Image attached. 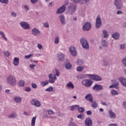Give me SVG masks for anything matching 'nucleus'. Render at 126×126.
<instances>
[{
  "label": "nucleus",
  "instance_id": "obj_1",
  "mask_svg": "<svg viewBox=\"0 0 126 126\" xmlns=\"http://www.w3.org/2000/svg\"><path fill=\"white\" fill-rule=\"evenodd\" d=\"M77 10V6L73 3H70L68 6V10L67 11V14L72 15L75 13V11Z\"/></svg>",
  "mask_w": 126,
  "mask_h": 126
},
{
  "label": "nucleus",
  "instance_id": "obj_2",
  "mask_svg": "<svg viewBox=\"0 0 126 126\" xmlns=\"http://www.w3.org/2000/svg\"><path fill=\"white\" fill-rule=\"evenodd\" d=\"M7 84L11 86H15L16 85V78L13 75H9L6 78Z\"/></svg>",
  "mask_w": 126,
  "mask_h": 126
},
{
  "label": "nucleus",
  "instance_id": "obj_3",
  "mask_svg": "<svg viewBox=\"0 0 126 126\" xmlns=\"http://www.w3.org/2000/svg\"><path fill=\"white\" fill-rule=\"evenodd\" d=\"M80 43L84 49L85 50L89 49V43L87 40L85 39V38L82 37L80 39Z\"/></svg>",
  "mask_w": 126,
  "mask_h": 126
},
{
  "label": "nucleus",
  "instance_id": "obj_4",
  "mask_svg": "<svg viewBox=\"0 0 126 126\" xmlns=\"http://www.w3.org/2000/svg\"><path fill=\"white\" fill-rule=\"evenodd\" d=\"M114 4L117 9H122L123 7V1L122 0H114Z\"/></svg>",
  "mask_w": 126,
  "mask_h": 126
},
{
  "label": "nucleus",
  "instance_id": "obj_5",
  "mask_svg": "<svg viewBox=\"0 0 126 126\" xmlns=\"http://www.w3.org/2000/svg\"><path fill=\"white\" fill-rule=\"evenodd\" d=\"M90 79L94 80V81H101L102 80V77L96 74H91L90 75Z\"/></svg>",
  "mask_w": 126,
  "mask_h": 126
},
{
  "label": "nucleus",
  "instance_id": "obj_6",
  "mask_svg": "<svg viewBox=\"0 0 126 126\" xmlns=\"http://www.w3.org/2000/svg\"><path fill=\"white\" fill-rule=\"evenodd\" d=\"M82 84L86 86V87H91L93 84V81L90 79H85L82 82Z\"/></svg>",
  "mask_w": 126,
  "mask_h": 126
},
{
  "label": "nucleus",
  "instance_id": "obj_7",
  "mask_svg": "<svg viewBox=\"0 0 126 126\" xmlns=\"http://www.w3.org/2000/svg\"><path fill=\"white\" fill-rule=\"evenodd\" d=\"M102 26V21L101 20V17L100 15H98L96 19L95 27L97 29L100 28Z\"/></svg>",
  "mask_w": 126,
  "mask_h": 126
},
{
  "label": "nucleus",
  "instance_id": "obj_8",
  "mask_svg": "<svg viewBox=\"0 0 126 126\" xmlns=\"http://www.w3.org/2000/svg\"><path fill=\"white\" fill-rule=\"evenodd\" d=\"M49 77L50 79L49 80V83H51L52 84H54L55 83V81L57 80V77L55 74L51 73L49 75Z\"/></svg>",
  "mask_w": 126,
  "mask_h": 126
},
{
  "label": "nucleus",
  "instance_id": "obj_9",
  "mask_svg": "<svg viewBox=\"0 0 126 126\" xmlns=\"http://www.w3.org/2000/svg\"><path fill=\"white\" fill-rule=\"evenodd\" d=\"M32 105L33 106H35V107H41L42 104L41 103V101L36 99H32L31 102Z\"/></svg>",
  "mask_w": 126,
  "mask_h": 126
},
{
  "label": "nucleus",
  "instance_id": "obj_10",
  "mask_svg": "<svg viewBox=\"0 0 126 126\" xmlns=\"http://www.w3.org/2000/svg\"><path fill=\"white\" fill-rule=\"evenodd\" d=\"M20 25L23 29H25V30H28L30 28L29 24L26 22H21L20 23Z\"/></svg>",
  "mask_w": 126,
  "mask_h": 126
},
{
  "label": "nucleus",
  "instance_id": "obj_11",
  "mask_svg": "<svg viewBox=\"0 0 126 126\" xmlns=\"http://www.w3.org/2000/svg\"><path fill=\"white\" fill-rule=\"evenodd\" d=\"M91 26L92 25L90 22H86L83 26V30L84 31H89V30H90V29H91Z\"/></svg>",
  "mask_w": 126,
  "mask_h": 126
},
{
  "label": "nucleus",
  "instance_id": "obj_12",
  "mask_svg": "<svg viewBox=\"0 0 126 126\" xmlns=\"http://www.w3.org/2000/svg\"><path fill=\"white\" fill-rule=\"evenodd\" d=\"M85 126H93V121L90 118H87L85 120Z\"/></svg>",
  "mask_w": 126,
  "mask_h": 126
},
{
  "label": "nucleus",
  "instance_id": "obj_13",
  "mask_svg": "<svg viewBox=\"0 0 126 126\" xmlns=\"http://www.w3.org/2000/svg\"><path fill=\"white\" fill-rule=\"evenodd\" d=\"M70 53L73 57H76L77 56V52H76V49L74 46H71L69 48Z\"/></svg>",
  "mask_w": 126,
  "mask_h": 126
},
{
  "label": "nucleus",
  "instance_id": "obj_14",
  "mask_svg": "<svg viewBox=\"0 0 126 126\" xmlns=\"http://www.w3.org/2000/svg\"><path fill=\"white\" fill-rule=\"evenodd\" d=\"M65 9H66L65 5H63L61 7L59 8L57 10L56 13L57 14H61L62 13H63V12L65 11Z\"/></svg>",
  "mask_w": 126,
  "mask_h": 126
},
{
  "label": "nucleus",
  "instance_id": "obj_15",
  "mask_svg": "<svg viewBox=\"0 0 126 126\" xmlns=\"http://www.w3.org/2000/svg\"><path fill=\"white\" fill-rule=\"evenodd\" d=\"M57 58L59 62H63L64 61V58H65V55L62 53H59L57 55Z\"/></svg>",
  "mask_w": 126,
  "mask_h": 126
},
{
  "label": "nucleus",
  "instance_id": "obj_16",
  "mask_svg": "<svg viewBox=\"0 0 126 126\" xmlns=\"http://www.w3.org/2000/svg\"><path fill=\"white\" fill-rule=\"evenodd\" d=\"M32 33L33 36H38V35H40V34H41V32L40 30H39V29L37 28H34L32 29Z\"/></svg>",
  "mask_w": 126,
  "mask_h": 126
},
{
  "label": "nucleus",
  "instance_id": "obj_17",
  "mask_svg": "<svg viewBox=\"0 0 126 126\" xmlns=\"http://www.w3.org/2000/svg\"><path fill=\"white\" fill-rule=\"evenodd\" d=\"M108 113L110 119H113V120H115V119L117 118V114H116V113L113 112V110H109L108 111Z\"/></svg>",
  "mask_w": 126,
  "mask_h": 126
},
{
  "label": "nucleus",
  "instance_id": "obj_18",
  "mask_svg": "<svg viewBox=\"0 0 126 126\" xmlns=\"http://www.w3.org/2000/svg\"><path fill=\"white\" fill-rule=\"evenodd\" d=\"M93 89L95 91H100L103 90V86L100 85L95 84L93 88Z\"/></svg>",
  "mask_w": 126,
  "mask_h": 126
},
{
  "label": "nucleus",
  "instance_id": "obj_19",
  "mask_svg": "<svg viewBox=\"0 0 126 126\" xmlns=\"http://www.w3.org/2000/svg\"><path fill=\"white\" fill-rule=\"evenodd\" d=\"M112 37L113 39H115V40H120V38H121V34L118 32H116L113 33Z\"/></svg>",
  "mask_w": 126,
  "mask_h": 126
},
{
  "label": "nucleus",
  "instance_id": "obj_20",
  "mask_svg": "<svg viewBox=\"0 0 126 126\" xmlns=\"http://www.w3.org/2000/svg\"><path fill=\"white\" fill-rule=\"evenodd\" d=\"M120 82L121 83V84L126 87V78L124 77H121L119 78Z\"/></svg>",
  "mask_w": 126,
  "mask_h": 126
},
{
  "label": "nucleus",
  "instance_id": "obj_21",
  "mask_svg": "<svg viewBox=\"0 0 126 126\" xmlns=\"http://www.w3.org/2000/svg\"><path fill=\"white\" fill-rule=\"evenodd\" d=\"M59 19L61 20V22L62 25H64L65 24V18H64V15L62 14L59 16Z\"/></svg>",
  "mask_w": 126,
  "mask_h": 126
},
{
  "label": "nucleus",
  "instance_id": "obj_22",
  "mask_svg": "<svg viewBox=\"0 0 126 126\" xmlns=\"http://www.w3.org/2000/svg\"><path fill=\"white\" fill-rule=\"evenodd\" d=\"M75 63L77 65H83V64H84V61L82 59H78L76 61Z\"/></svg>",
  "mask_w": 126,
  "mask_h": 126
},
{
  "label": "nucleus",
  "instance_id": "obj_23",
  "mask_svg": "<svg viewBox=\"0 0 126 126\" xmlns=\"http://www.w3.org/2000/svg\"><path fill=\"white\" fill-rule=\"evenodd\" d=\"M86 100L89 101L91 103L93 102V99L92 98V94H88L85 96Z\"/></svg>",
  "mask_w": 126,
  "mask_h": 126
},
{
  "label": "nucleus",
  "instance_id": "obj_24",
  "mask_svg": "<svg viewBox=\"0 0 126 126\" xmlns=\"http://www.w3.org/2000/svg\"><path fill=\"white\" fill-rule=\"evenodd\" d=\"M13 64L15 66L19 65V58L15 57L13 60Z\"/></svg>",
  "mask_w": 126,
  "mask_h": 126
},
{
  "label": "nucleus",
  "instance_id": "obj_25",
  "mask_svg": "<svg viewBox=\"0 0 126 126\" xmlns=\"http://www.w3.org/2000/svg\"><path fill=\"white\" fill-rule=\"evenodd\" d=\"M102 35L105 39L109 38V32L106 30H102Z\"/></svg>",
  "mask_w": 126,
  "mask_h": 126
},
{
  "label": "nucleus",
  "instance_id": "obj_26",
  "mask_svg": "<svg viewBox=\"0 0 126 126\" xmlns=\"http://www.w3.org/2000/svg\"><path fill=\"white\" fill-rule=\"evenodd\" d=\"M9 119H16L17 118V114L16 112H13L8 116Z\"/></svg>",
  "mask_w": 126,
  "mask_h": 126
},
{
  "label": "nucleus",
  "instance_id": "obj_27",
  "mask_svg": "<svg viewBox=\"0 0 126 126\" xmlns=\"http://www.w3.org/2000/svg\"><path fill=\"white\" fill-rule=\"evenodd\" d=\"M14 101L15 102V103H21L22 101V98L19 97V96H16L14 98Z\"/></svg>",
  "mask_w": 126,
  "mask_h": 126
},
{
  "label": "nucleus",
  "instance_id": "obj_28",
  "mask_svg": "<svg viewBox=\"0 0 126 126\" xmlns=\"http://www.w3.org/2000/svg\"><path fill=\"white\" fill-rule=\"evenodd\" d=\"M66 87H67V88H68V89H69V88H70L71 89H74V85L71 82H69V83L66 84Z\"/></svg>",
  "mask_w": 126,
  "mask_h": 126
},
{
  "label": "nucleus",
  "instance_id": "obj_29",
  "mask_svg": "<svg viewBox=\"0 0 126 126\" xmlns=\"http://www.w3.org/2000/svg\"><path fill=\"white\" fill-rule=\"evenodd\" d=\"M101 45L102 47H108L109 46V41L106 40H102L101 41Z\"/></svg>",
  "mask_w": 126,
  "mask_h": 126
},
{
  "label": "nucleus",
  "instance_id": "obj_30",
  "mask_svg": "<svg viewBox=\"0 0 126 126\" xmlns=\"http://www.w3.org/2000/svg\"><path fill=\"white\" fill-rule=\"evenodd\" d=\"M78 108H79L78 105H72L69 107L70 111H75V110H77Z\"/></svg>",
  "mask_w": 126,
  "mask_h": 126
},
{
  "label": "nucleus",
  "instance_id": "obj_31",
  "mask_svg": "<svg viewBox=\"0 0 126 126\" xmlns=\"http://www.w3.org/2000/svg\"><path fill=\"white\" fill-rule=\"evenodd\" d=\"M77 71H78L79 72L82 71L83 69H84V66L83 65H80L76 67V68Z\"/></svg>",
  "mask_w": 126,
  "mask_h": 126
},
{
  "label": "nucleus",
  "instance_id": "obj_32",
  "mask_svg": "<svg viewBox=\"0 0 126 126\" xmlns=\"http://www.w3.org/2000/svg\"><path fill=\"white\" fill-rule=\"evenodd\" d=\"M110 94H111L112 96H116L117 95H119V92H118L117 91L115 90H112L110 91Z\"/></svg>",
  "mask_w": 126,
  "mask_h": 126
},
{
  "label": "nucleus",
  "instance_id": "obj_33",
  "mask_svg": "<svg viewBox=\"0 0 126 126\" xmlns=\"http://www.w3.org/2000/svg\"><path fill=\"white\" fill-rule=\"evenodd\" d=\"M0 36H1L5 41H7V38L5 37V34H4V32L3 31L0 32Z\"/></svg>",
  "mask_w": 126,
  "mask_h": 126
},
{
  "label": "nucleus",
  "instance_id": "obj_34",
  "mask_svg": "<svg viewBox=\"0 0 126 126\" xmlns=\"http://www.w3.org/2000/svg\"><path fill=\"white\" fill-rule=\"evenodd\" d=\"M50 82L49 81V80H46L44 81H42L40 83V84L41 85V86H42L43 87H45V86H46V85H48V84H49V83Z\"/></svg>",
  "mask_w": 126,
  "mask_h": 126
},
{
  "label": "nucleus",
  "instance_id": "obj_35",
  "mask_svg": "<svg viewBox=\"0 0 126 126\" xmlns=\"http://www.w3.org/2000/svg\"><path fill=\"white\" fill-rule=\"evenodd\" d=\"M36 119H37V116H34L32 118L31 126H35V123H36Z\"/></svg>",
  "mask_w": 126,
  "mask_h": 126
},
{
  "label": "nucleus",
  "instance_id": "obj_36",
  "mask_svg": "<svg viewBox=\"0 0 126 126\" xmlns=\"http://www.w3.org/2000/svg\"><path fill=\"white\" fill-rule=\"evenodd\" d=\"M91 74H82V79L84 78H90V79Z\"/></svg>",
  "mask_w": 126,
  "mask_h": 126
},
{
  "label": "nucleus",
  "instance_id": "obj_37",
  "mask_svg": "<svg viewBox=\"0 0 126 126\" xmlns=\"http://www.w3.org/2000/svg\"><path fill=\"white\" fill-rule=\"evenodd\" d=\"M24 85H25V81L23 80H20L19 81V86H20V87H23Z\"/></svg>",
  "mask_w": 126,
  "mask_h": 126
},
{
  "label": "nucleus",
  "instance_id": "obj_38",
  "mask_svg": "<svg viewBox=\"0 0 126 126\" xmlns=\"http://www.w3.org/2000/svg\"><path fill=\"white\" fill-rule=\"evenodd\" d=\"M53 72L55 75V76H60V70L56 69L53 71Z\"/></svg>",
  "mask_w": 126,
  "mask_h": 126
},
{
  "label": "nucleus",
  "instance_id": "obj_39",
  "mask_svg": "<svg viewBox=\"0 0 126 126\" xmlns=\"http://www.w3.org/2000/svg\"><path fill=\"white\" fill-rule=\"evenodd\" d=\"M54 43L56 45H58V44H59V43H60V37H59V36L55 37Z\"/></svg>",
  "mask_w": 126,
  "mask_h": 126
},
{
  "label": "nucleus",
  "instance_id": "obj_40",
  "mask_svg": "<svg viewBox=\"0 0 126 126\" xmlns=\"http://www.w3.org/2000/svg\"><path fill=\"white\" fill-rule=\"evenodd\" d=\"M91 106L92 107V108H94V109H96V108L98 107V104L97 103V102L94 101L91 104Z\"/></svg>",
  "mask_w": 126,
  "mask_h": 126
},
{
  "label": "nucleus",
  "instance_id": "obj_41",
  "mask_svg": "<svg viewBox=\"0 0 126 126\" xmlns=\"http://www.w3.org/2000/svg\"><path fill=\"white\" fill-rule=\"evenodd\" d=\"M71 64L70 63H68L65 64V68L66 69H71Z\"/></svg>",
  "mask_w": 126,
  "mask_h": 126
},
{
  "label": "nucleus",
  "instance_id": "obj_42",
  "mask_svg": "<svg viewBox=\"0 0 126 126\" xmlns=\"http://www.w3.org/2000/svg\"><path fill=\"white\" fill-rule=\"evenodd\" d=\"M53 90L54 88H53V87L52 86H50L48 88L45 89V91H46V92H52V91H53Z\"/></svg>",
  "mask_w": 126,
  "mask_h": 126
},
{
  "label": "nucleus",
  "instance_id": "obj_43",
  "mask_svg": "<svg viewBox=\"0 0 126 126\" xmlns=\"http://www.w3.org/2000/svg\"><path fill=\"white\" fill-rule=\"evenodd\" d=\"M89 0H80L79 2L81 4H85L87 2H88Z\"/></svg>",
  "mask_w": 126,
  "mask_h": 126
},
{
  "label": "nucleus",
  "instance_id": "obj_44",
  "mask_svg": "<svg viewBox=\"0 0 126 126\" xmlns=\"http://www.w3.org/2000/svg\"><path fill=\"white\" fill-rule=\"evenodd\" d=\"M111 82H112V83H114L113 84H114L116 87L117 86H119V85L120 84L119 82L116 81V80H112Z\"/></svg>",
  "mask_w": 126,
  "mask_h": 126
},
{
  "label": "nucleus",
  "instance_id": "obj_45",
  "mask_svg": "<svg viewBox=\"0 0 126 126\" xmlns=\"http://www.w3.org/2000/svg\"><path fill=\"white\" fill-rule=\"evenodd\" d=\"M24 7L25 9V10L27 12V11H29V10H30V8L29 7V5L26 4L24 5Z\"/></svg>",
  "mask_w": 126,
  "mask_h": 126
},
{
  "label": "nucleus",
  "instance_id": "obj_46",
  "mask_svg": "<svg viewBox=\"0 0 126 126\" xmlns=\"http://www.w3.org/2000/svg\"><path fill=\"white\" fill-rule=\"evenodd\" d=\"M78 111L79 113H84V111H85V109L83 107H79L78 108Z\"/></svg>",
  "mask_w": 126,
  "mask_h": 126
},
{
  "label": "nucleus",
  "instance_id": "obj_47",
  "mask_svg": "<svg viewBox=\"0 0 126 126\" xmlns=\"http://www.w3.org/2000/svg\"><path fill=\"white\" fill-rule=\"evenodd\" d=\"M8 2V0H0V2H1V3H5V4H7Z\"/></svg>",
  "mask_w": 126,
  "mask_h": 126
},
{
  "label": "nucleus",
  "instance_id": "obj_48",
  "mask_svg": "<svg viewBox=\"0 0 126 126\" xmlns=\"http://www.w3.org/2000/svg\"><path fill=\"white\" fill-rule=\"evenodd\" d=\"M43 26L45 28H49V22H46L43 23Z\"/></svg>",
  "mask_w": 126,
  "mask_h": 126
},
{
  "label": "nucleus",
  "instance_id": "obj_49",
  "mask_svg": "<svg viewBox=\"0 0 126 126\" xmlns=\"http://www.w3.org/2000/svg\"><path fill=\"white\" fill-rule=\"evenodd\" d=\"M120 49L121 50H125V49H126V45L125 44H121L120 45Z\"/></svg>",
  "mask_w": 126,
  "mask_h": 126
},
{
  "label": "nucleus",
  "instance_id": "obj_50",
  "mask_svg": "<svg viewBox=\"0 0 126 126\" xmlns=\"http://www.w3.org/2000/svg\"><path fill=\"white\" fill-rule=\"evenodd\" d=\"M37 48L39 50H42V49H43V45L40 43H38L37 44Z\"/></svg>",
  "mask_w": 126,
  "mask_h": 126
},
{
  "label": "nucleus",
  "instance_id": "obj_51",
  "mask_svg": "<svg viewBox=\"0 0 126 126\" xmlns=\"http://www.w3.org/2000/svg\"><path fill=\"white\" fill-rule=\"evenodd\" d=\"M25 91L26 92H30L31 91V88L29 87L25 88Z\"/></svg>",
  "mask_w": 126,
  "mask_h": 126
},
{
  "label": "nucleus",
  "instance_id": "obj_52",
  "mask_svg": "<svg viewBox=\"0 0 126 126\" xmlns=\"http://www.w3.org/2000/svg\"><path fill=\"white\" fill-rule=\"evenodd\" d=\"M11 15L12 17H16L17 16V14L15 12H11Z\"/></svg>",
  "mask_w": 126,
  "mask_h": 126
},
{
  "label": "nucleus",
  "instance_id": "obj_53",
  "mask_svg": "<svg viewBox=\"0 0 126 126\" xmlns=\"http://www.w3.org/2000/svg\"><path fill=\"white\" fill-rule=\"evenodd\" d=\"M47 113H48L49 115H54V111L48 110L47 111Z\"/></svg>",
  "mask_w": 126,
  "mask_h": 126
},
{
  "label": "nucleus",
  "instance_id": "obj_54",
  "mask_svg": "<svg viewBox=\"0 0 126 126\" xmlns=\"http://www.w3.org/2000/svg\"><path fill=\"white\" fill-rule=\"evenodd\" d=\"M32 56H33V54H31L29 55H27L25 57V59H31V57H32Z\"/></svg>",
  "mask_w": 126,
  "mask_h": 126
},
{
  "label": "nucleus",
  "instance_id": "obj_55",
  "mask_svg": "<svg viewBox=\"0 0 126 126\" xmlns=\"http://www.w3.org/2000/svg\"><path fill=\"white\" fill-rule=\"evenodd\" d=\"M32 87L34 89H36V88L37 87V86L35 83H32Z\"/></svg>",
  "mask_w": 126,
  "mask_h": 126
},
{
  "label": "nucleus",
  "instance_id": "obj_56",
  "mask_svg": "<svg viewBox=\"0 0 126 126\" xmlns=\"http://www.w3.org/2000/svg\"><path fill=\"white\" fill-rule=\"evenodd\" d=\"M102 63H103V65H107L108 62H107V61H106L105 60H102Z\"/></svg>",
  "mask_w": 126,
  "mask_h": 126
},
{
  "label": "nucleus",
  "instance_id": "obj_57",
  "mask_svg": "<svg viewBox=\"0 0 126 126\" xmlns=\"http://www.w3.org/2000/svg\"><path fill=\"white\" fill-rule=\"evenodd\" d=\"M76 78H77V79H82V74H79L77 75Z\"/></svg>",
  "mask_w": 126,
  "mask_h": 126
},
{
  "label": "nucleus",
  "instance_id": "obj_58",
  "mask_svg": "<svg viewBox=\"0 0 126 126\" xmlns=\"http://www.w3.org/2000/svg\"><path fill=\"white\" fill-rule=\"evenodd\" d=\"M78 119H80L81 120H82L83 119V114H80L77 116Z\"/></svg>",
  "mask_w": 126,
  "mask_h": 126
},
{
  "label": "nucleus",
  "instance_id": "obj_59",
  "mask_svg": "<svg viewBox=\"0 0 126 126\" xmlns=\"http://www.w3.org/2000/svg\"><path fill=\"white\" fill-rule=\"evenodd\" d=\"M68 126H77V125H76V124L73 122H71L69 123Z\"/></svg>",
  "mask_w": 126,
  "mask_h": 126
},
{
  "label": "nucleus",
  "instance_id": "obj_60",
  "mask_svg": "<svg viewBox=\"0 0 126 126\" xmlns=\"http://www.w3.org/2000/svg\"><path fill=\"white\" fill-rule=\"evenodd\" d=\"M4 54L6 57H9V56L10 55V54H9V52L8 51H5Z\"/></svg>",
  "mask_w": 126,
  "mask_h": 126
},
{
  "label": "nucleus",
  "instance_id": "obj_61",
  "mask_svg": "<svg viewBox=\"0 0 126 126\" xmlns=\"http://www.w3.org/2000/svg\"><path fill=\"white\" fill-rule=\"evenodd\" d=\"M38 0H31V2L33 4L37 3L38 2Z\"/></svg>",
  "mask_w": 126,
  "mask_h": 126
},
{
  "label": "nucleus",
  "instance_id": "obj_62",
  "mask_svg": "<svg viewBox=\"0 0 126 126\" xmlns=\"http://www.w3.org/2000/svg\"><path fill=\"white\" fill-rule=\"evenodd\" d=\"M53 4H54V2H50V3L48 4V6L49 7H52V6H53Z\"/></svg>",
  "mask_w": 126,
  "mask_h": 126
},
{
  "label": "nucleus",
  "instance_id": "obj_63",
  "mask_svg": "<svg viewBox=\"0 0 126 126\" xmlns=\"http://www.w3.org/2000/svg\"><path fill=\"white\" fill-rule=\"evenodd\" d=\"M108 126H118V124H109Z\"/></svg>",
  "mask_w": 126,
  "mask_h": 126
},
{
  "label": "nucleus",
  "instance_id": "obj_64",
  "mask_svg": "<svg viewBox=\"0 0 126 126\" xmlns=\"http://www.w3.org/2000/svg\"><path fill=\"white\" fill-rule=\"evenodd\" d=\"M123 107L125 109H126V101L123 102Z\"/></svg>",
  "mask_w": 126,
  "mask_h": 126
}]
</instances>
